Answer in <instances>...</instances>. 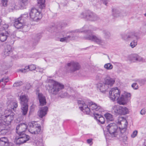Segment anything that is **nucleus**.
Returning a JSON list of instances; mask_svg holds the SVG:
<instances>
[{
  "mask_svg": "<svg viewBox=\"0 0 146 146\" xmlns=\"http://www.w3.org/2000/svg\"><path fill=\"white\" fill-rule=\"evenodd\" d=\"M96 29L94 27H88L87 26H84L81 29H76L75 32H84L87 34V35L84 38L86 39L90 40L96 43L103 45L104 44V41L101 39L100 37L96 36L95 35L91 34L95 31Z\"/></svg>",
  "mask_w": 146,
  "mask_h": 146,
  "instance_id": "1",
  "label": "nucleus"
},
{
  "mask_svg": "<svg viewBox=\"0 0 146 146\" xmlns=\"http://www.w3.org/2000/svg\"><path fill=\"white\" fill-rule=\"evenodd\" d=\"M78 103L79 108L82 111L86 114H89L91 112H95L96 111H100L101 107L99 105L95 103L91 102L88 103L83 100H78Z\"/></svg>",
  "mask_w": 146,
  "mask_h": 146,
  "instance_id": "2",
  "label": "nucleus"
},
{
  "mask_svg": "<svg viewBox=\"0 0 146 146\" xmlns=\"http://www.w3.org/2000/svg\"><path fill=\"white\" fill-rule=\"evenodd\" d=\"M64 85L62 83L52 79L48 80L47 90L51 95H56L64 89Z\"/></svg>",
  "mask_w": 146,
  "mask_h": 146,
  "instance_id": "3",
  "label": "nucleus"
},
{
  "mask_svg": "<svg viewBox=\"0 0 146 146\" xmlns=\"http://www.w3.org/2000/svg\"><path fill=\"white\" fill-rule=\"evenodd\" d=\"M14 113L10 110H5L2 113H0V117L9 125L14 119Z\"/></svg>",
  "mask_w": 146,
  "mask_h": 146,
  "instance_id": "4",
  "label": "nucleus"
},
{
  "mask_svg": "<svg viewBox=\"0 0 146 146\" xmlns=\"http://www.w3.org/2000/svg\"><path fill=\"white\" fill-rule=\"evenodd\" d=\"M29 98L25 94H21L20 96V100L21 104V112L22 115H26L27 113L28 108V102Z\"/></svg>",
  "mask_w": 146,
  "mask_h": 146,
  "instance_id": "5",
  "label": "nucleus"
},
{
  "mask_svg": "<svg viewBox=\"0 0 146 146\" xmlns=\"http://www.w3.org/2000/svg\"><path fill=\"white\" fill-rule=\"evenodd\" d=\"M28 130L30 133L37 134L40 133L41 130V127L40 125L38 124L37 122L33 121L29 123Z\"/></svg>",
  "mask_w": 146,
  "mask_h": 146,
  "instance_id": "6",
  "label": "nucleus"
},
{
  "mask_svg": "<svg viewBox=\"0 0 146 146\" xmlns=\"http://www.w3.org/2000/svg\"><path fill=\"white\" fill-rule=\"evenodd\" d=\"M80 68V66L78 62L71 61L67 64L66 67V71L67 72L72 73L79 70Z\"/></svg>",
  "mask_w": 146,
  "mask_h": 146,
  "instance_id": "7",
  "label": "nucleus"
},
{
  "mask_svg": "<svg viewBox=\"0 0 146 146\" xmlns=\"http://www.w3.org/2000/svg\"><path fill=\"white\" fill-rule=\"evenodd\" d=\"M81 17L84 18L91 21H96L100 19L97 15L89 11L82 12L81 14Z\"/></svg>",
  "mask_w": 146,
  "mask_h": 146,
  "instance_id": "8",
  "label": "nucleus"
},
{
  "mask_svg": "<svg viewBox=\"0 0 146 146\" xmlns=\"http://www.w3.org/2000/svg\"><path fill=\"white\" fill-rule=\"evenodd\" d=\"M112 111L116 115H125L128 112V109L124 106L114 105L112 108Z\"/></svg>",
  "mask_w": 146,
  "mask_h": 146,
  "instance_id": "9",
  "label": "nucleus"
},
{
  "mask_svg": "<svg viewBox=\"0 0 146 146\" xmlns=\"http://www.w3.org/2000/svg\"><path fill=\"white\" fill-rule=\"evenodd\" d=\"M107 129L112 137H115L117 135L119 131L117 126L114 123L109 124L107 126Z\"/></svg>",
  "mask_w": 146,
  "mask_h": 146,
  "instance_id": "10",
  "label": "nucleus"
},
{
  "mask_svg": "<svg viewBox=\"0 0 146 146\" xmlns=\"http://www.w3.org/2000/svg\"><path fill=\"white\" fill-rule=\"evenodd\" d=\"M14 139V142L17 144L20 145L26 142L29 139V136L26 134H17Z\"/></svg>",
  "mask_w": 146,
  "mask_h": 146,
  "instance_id": "11",
  "label": "nucleus"
},
{
  "mask_svg": "<svg viewBox=\"0 0 146 146\" xmlns=\"http://www.w3.org/2000/svg\"><path fill=\"white\" fill-rule=\"evenodd\" d=\"M29 15L30 18L35 21H37L42 17L40 12L34 8L31 9L29 13Z\"/></svg>",
  "mask_w": 146,
  "mask_h": 146,
  "instance_id": "12",
  "label": "nucleus"
},
{
  "mask_svg": "<svg viewBox=\"0 0 146 146\" xmlns=\"http://www.w3.org/2000/svg\"><path fill=\"white\" fill-rule=\"evenodd\" d=\"M27 17V14H23L21 15L20 17L15 20L14 25V26L17 29H21L25 23L24 20L26 19Z\"/></svg>",
  "mask_w": 146,
  "mask_h": 146,
  "instance_id": "13",
  "label": "nucleus"
},
{
  "mask_svg": "<svg viewBox=\"0 0 146 146\" xmlns=\"http://www.w3.org/2000/svg\"><path fill=\"white\" fill-rule=\"evenodd\" d=\"M120 91L117 88H112L109 92V97L114 101L115 99L118 98L120 96Z\"/></svg>",
  "mask_w": 146,
  "mask_h": 146,
  "instance_id": "14",
  "label": "nucleus"
},
{
  "mask_svg": "<svg viewBox=\"0 0 146 146\" xmlns=\"http://www.w3.org/2000/svg\"><path fill=\"white\" fill-rule=\"evenodd\" d=\"M9 126L0 117V135H5L10 129Z\"/></svg>",
  "mask_w": 146,
  "mask_h": 146,
  "instance_id": "15",
  "label": "nucleus"
},
{
  "mask_svg": "<svg viewBox=\"0 0 146 146\" xmlns=\"http://www.w3.org/2000/svg\"><path fill=\"white\" fill-rule=\"evenodd\" d=\"M122 39L126 41L131 40L137 37L136 33L134 32H130L127 33H122L121 35Z\"/></svg>",
  "mask_w": 146,
  "mask_h": 146,
  "instance_id": "16",
  "label": "nucleus"
},
{
  "mask_svg": "<svg viewBox=\"0 0 146 146\" xmlns=\"http://www.w3.org/2000/svg\"><path fill=\"white\" fill-rule=\"evenodd\" d=\"M127 59L131 62H144L145 60L137 54H134L129 55Z\"/></svg>",
  "mask_w": 146,
  "mask_h": 146,
  "instance_id": "17",
  "label": "nucleus"
},
{
  "mask_svg": "<svg viewBox=\"0 0 146 146\" xmlns=\"http://www.w3.org/2000/svg\"><path fill=\"white\" fill-rule=\"evenodd\" d=\"M28 126L25 123H20L19 124L16 128V132L17 134H25L24 132L27 129H28Z\"/></svg>",
  "mask_w": 146,
  "mask_h": 146,
  "instance_id": "18",
  "label": "nucleus"
},
{
  "mask_svg": "<svg viewBox=\"0 0 146 146\" xmlns=\"http://www.w3.org/2000/svg\"><path fill=\"white\" fill-rule=\"evenodd\" d=\"M120 119H121L119 120L120 121H119L118 123L121 125V127L120 128L121 132L123 133L126 131L128 123L126 119L123 118H121Z\"/></svg>",
  "mask_w": 146,
  "mask_h": 146,
  "instance_id": "19",
  "label": "nucleus"
},
{
  "mask_svg": "<svg viewBox=\"0 0 146 146\" xmlns=\"http://www.w3.org/2000/svg\"><path fill=\"white\" fill-rule=\"evenodd\" d=\"M2 31V28H1L0 29V40L1 42H4L9 36L10 33L4 30Z\"/></svg>",
  "mask_w": 146,
  "mask_h": 146,
  "instance_id": "20",
  "label": "nucleus"
},
{
  "mask_svg": "<svg viewBox=\"0 0 146 146\" xmlns=\"http://www.w3.org/2000/svg\"><path fill=\"white\" fill-rule=\"evenodd\" d=\"M115 82V79L111 78L109 76H107L104 80V82L109 88L112 86Z\"/></svg>",
  "mask_w": 146,
  "mask_h": 146,
  "instance_id": "21",
  "label": "nucleus"
},
{
  "mask_svg": "<svg viewBox=\"0 0 146 146\" xmlns=\"http://www.w3.org/2000/svg\"><path fill=\"white\" fill-rule=\"evenodd\" d=\"M97 87L98 89L102 93H104L109 88L105 83H99L97 84Z\"/></svg>",
  "mask_w": 146,
  "mask_h": 146,
  "instance_id": "22",
  "label": "nucleus"
},
{
  "mask_svg": "<svg viewBox=\"0 0 146 146\" xmlns=\"http://www.w3.org/2000/svg\"><path fill=\"white\" fill-rule=\"evenodd\" d=\"M12 144L10 143L7 137H4L0 138V146H12Z\"/></svg>",
  "mask_w": 146,
  "mask_h": 146,
  "instance_id": "23",
  "label": "nucleus"
},
{
  "mask_svg": "<svg viewBox=\"0 0 146 146\" xmlns=\"http://www.w3.org/2000/svg\"><path fill=\"white\" fill-rule=\"evenodd\" d=\"M37 94L38 96V98L39 100L40 105L43 106L46 105V102L45 96L41 93H37Z\"/></svg>",
  "mask_w": 146,
  "mask_h": 146,
  "instance_id": "24",
  "label": "nucleus"
},
{
  "mask_svg": "<svg viewBox=\"0 0 146 146\" xmlns=\"http://www.w3.org/2000/svg\"><path fill=\"white\" fill-rule=\"evenodd\" d=\"M48 111V108L47 106L40 108L38 112L39 116L41 118H42L46 114Z\"/></svg>",
  "mask_w": 146,
  "mask_h": 146,
  "instance_id": "25",
  "label": "nucleus"
},
{
  "mask_svg": "<svg viewBox=\"0 0 146 146\" xmlns=\"http://www.w3.org/2000/svg\"><path fill=\"white\" fill-rule=\"evenodd\" d=\"M36 67L35 65L32 64L26 66L24 69H21L19 70L22 72L25 73L29 70L33 71L36 69Z\"/></svg>",
  "mask_w": 146,
  "mask_h": 146,
  "instance_id": "26",
  "label": "nucleus"
},
{
  "mask_svg": "<svg viewBox=\"0 0 146 146\" xmlns=\"http://www.w3.org/2000/svg\"><path fill=\"white\" fill-rule=\"evenodd\" d=\"M95 118L97 121L98 123L101 124L104 123L105 119L103 117L97 113H94Z\"/></svg>",
  "mask_w": 146,
  "mask_h": 146,
  "instance_id": "27",
  "label": "nucleus"
},
{
  "mask_svg": "<svg viewBox=\"0 0 146 146\" xmlns=\"http://www.w3.org/2000/svg\"><path fill=\"white\" fill-rule=\"evenodd\" d=\"M7 104L8 107L11 108L9 109V110H11V109H13V110L15 111L16 108L18 106L17 103V102H13L8 100L7 102Z\"/></svg>",
  "mask_w": 146,
  "mask_h": 146,
  "instance_id": "28",
  "label": "nucleus"
},
{
  "mask_svg": "<svg viewBox=\"0 0 146 146\" xmlns=\"http://www.w3.org/2000/svg\"><path fill=\"white\" fill-rule=\"evenodd\" d=\"M117 99V103L120 105H125L127 102V99L123 95H121L120 96H119Z\"/></svg>",
  "mask_w": 146,
  "mask_h": 146,
  "instance_id": "29",
  "label": "nucleus"
},
{
  "mask_svg": "<svg viewBox=\"0 0 146 146\" xmlns=\"http://www.w3.org/2000/svg\"><path fill=\"white\" fill-rule=\"evenodd\" d=\"M12 53V50L11 46L10 45H7L5 48L4 51V54L5 56H9Z\"/></svg>",
  "mask_w": 146,
  "mask_h": 146,
  "instance_id": "30",
  "label": "nucleus"
},
{
  "mask_svg": "<svg viewBox=\"0 0 146 146\" xmlns=\"http://www.w3.org/2000/svg\"><path fill=\"white\" fill-rule=\"evenodd\" d=\"M19 4L21 9H23L27 5L28 0H19Z\"/></svg>",
  "mask_w": 146,
  "mask_h": 146,
  "instance_id": "31",
  "label": "nucleus"
},
{
  "mask_svg": "<svg viewBox=\"0 0 146 146\" xmlns=\"http://www.w3.org/2000/svg\"><path fill=\"white\" fill-rule=\"evenodd\" d=\"M18 9V7L15 3H12L9 4L8 9L10 12L13 11L15 9Z\"/></svg>",
  "mask_w": 146,
  "mask_h": 146,
  "instance_id": "32",
  "label": "nucleus"
},
{
  "mask_svg": "<svg viewBox=\"0 0 146 146\" xmlns=\"http://www.w3.org/2000/svg\"><path fill=\"white\" fill-rule=\"evenodd\" d=\"M8 81L9 79L7 78H2L0 80V86L2 88H4Z\"/></svg>",
  "mask_w": 146,
  "mask_h": 146,
  "instance_id": "33",
  "label": "nucleus"
},
{
  "mask_svg": "<svg viewBox=\"0 0 146 146\" xmlns=\"http://www.w3.org/2000/svg\"><path fill=\"white\" fill-rule=\"evenodd\" d=\"M38 5L39 7L43 9L45 7V0H38Z\"/></svg>",
  "mask_w": 146,
  "mask_h": 146,
  "instance_id": "34",
  "label": "nucleus"
},
{
  "mask_svg": "<svg viewBox=\"0 0 146 146\" xmlns=\"http://www.w3.org/2000/svg\"><path fill=\"white\" fill-rule=\"evenodd\" d=\"M104 116L108 121H112L113 120L112 115L109 113L105 114Z\"/></svg>",
  "mask_w": 146,
  "mask_h": 146,
  "instance_id": "35",
  "label": "nucleus"
},
{
  "mask_svg": "<svg viewBox=\"0 0 146 146\" xmlns=\"http://www.w3.org/2000/svg\"><path fill=\"white\" fill-rule=\"evenodd\" d=\"M104 68L107 70H111L113 68V66L110 63H107L104 65Z\"/></svg>",
  "mask_w": 146,
  "mask_h": 146,
  "instance_id": "36",
  "label": "nucleus"
},
{
  "mask_svg": "<svg viewBox=\"0 0 146 146\" xmlns=\"http://www.w3.org/2000/svg\"><path fill=\"white\" fill-rule=\"evenodd\" d=\"M72 38L70 36H68L67 37L61 38L60 41L62 42H67L69 41Z\"/></svg>",
  "mask_w": 146,
  "mask_h": 146,
  "instance_id": "37",
  "label": "nucleus"
},
{
  "mask_svg": "<svg viewBox=\"0 0 146 146\" xmlns=\"http://www.w3.org/2000/svg\"><path fill=\"white\" fill-rule=\"evenodd\" d=\"M9 26L8 25L5 24L4 23H2L1 27L0 28V29L1 28H2V31L4 30L6 31V30L7 29L8 27Z\"/></svg>",
  "mask_w": 146,
  "mask_h": 146,
  "instance_id": "38",
  "label": "nucleus"
},
{
  "mask_svg": "<svg viewBox=\"0 0 146 146\" xmlns=\"http://www.w3.org/2000/svg\"><path fill=\"white\" fill-rule=\"evenodd\" d=\"M21 29H22V31L23 32H26L29 31V28L27 25H25V23Z\"/></svg>",
  "mask_w": 146,
  "mask_h": 146,
  "instance_id": "39",
  "label": "nucleus"
},
{
  "mask_svg": "<svg viewBox=\"0 0 146 146\" xmlns=\"http://www.w3.org/2000/svg\"><path fill=\"white\" fill-rule=\"evenodd\" d=\"M115 16L117 17L119 16H122V12L117 10H115V14L114 15Z\"/></svg>",
  "mask_w": 146,
  "mask_h": 146,
  "instance_id": "40",
  "label": "nucleus"
},
{
  "mask_svg": "<svg viewBox=\"0 0 146 146\" xmlns=\"http://www.w3.org/2000/svg\"><path fill=\"white\" fill-rule=\"evenodd\" d=\"M137 45V41L133 40L130 43V46L132 48H133Z\"/></svg>",
  "mask_w": 146,
  "mask_h": 146,
  "instance_id": "41",
  "label": "nucleus"
},
{
  "mask_svg": "<svg viewBox=\"0 0 146 146\" xmlns=\"http://www.w3.org/2000/svg\"><path fill=\"white\" fill-rule=\"evenodd\" d=\"M103 75L100 73H98L96 76V79L97 80H99L102 79Z\"/></svg>",
  "mask_w": 146,
  "mask_h": 146,
  "instance_id": "42",
  "label": "nucleus"
},
{
  "mask_svg": "<svg viewBox=\"0 0 146 146\" xmlns=\"http://www.w3.org/2000/svg\"><path fill=\"white\" fill-rule=\"evenodd\" d=\"M103 32L106 38H108L110 37V34L109 32L106 31H103Z\"/></svg>",
  "mask_w": 146,
  "mask_h": 146,
  "instance_id": "43",
  "label": "nucleus"
},
{
  "mask_svg": "<svg viewBox=\"0 0 146 146\" xmlns=\"http://www.w3.org/2000/svg\"><path fill=\"white\" fill-rule=\"evenodd\" d=\"M8 0H1V5L4 7H6L7 5Z\"/></svg>",
  "mask_w": 146,
  "mask_h": 146,
  "instance_id": "44",
  "label": "nucleus"
},
{
  "mask_svg": "<svg viewBox=\"0 0 146 146\" xmlns=\"http://www.w3.org/2000/svg\"><path fill=\"white\" fill-rule=\"evenodd\" d=\"M36 144L37 146H43L42 139H39L38 141L36 142Z\"/></svg>",
  "mask_w": 146,
  "mask_h": 146,
  "instance_id": "45",
  "label": "nucleus"
},
{
  "mask_svg": "<svg viewBox=\"0 0 146 146\" xmlns=\"http://www.w3.org/2000/svg\"><path fill=\"white\" fill-rule=\"evenodd\" d=\"M123 95L125 97V98H126V99H127V101L131 96L130 94L127 93H125L124 95Z\"/></svg>",
  "mask_w": 146,
  "mask_h": 146,
  "instance_id": "46",
  "label": "nucleus"
},
{
  "mask_svg": "<svg viewBox=\"0 0 146 146\" xmlns=\"http://www.w3.org/2000/svg\"><path fill=\"white\" fill-rule=\"evenodd\" d=\"M23 83L22 82H16L14 83L13 86L14 87H18L19 86L22 85Z\"/></svg>",
  "mask_w": 146,
  "mask_h": 146,
  "instance_id": "47",
  "label": "nucleus"
},
{
  "mask_svg": "<svg viewBox=\"0 0 146 146\" xmlns=\"http://www.w3.org/2000/svg\"><path fill=\"white\" fill-rule=\"evenodd\" d=\"M131 87L135 90H137L138 88V85L136 83H133L131 85Z\"/></svg>",
  "mask_w": 146,
  "mask_h": 146,
  "instance_id": "48",
  "label": "nucleus"
},
{
  "mask_svg": "<svg viewBox=\"0 0 146 146\" xmlns=\"http://www.w3.org/2000/svg\"><path fill=\"white\" fill-rule=\"evenodd\" d=\"M137 130H135L134 131L132 134L131 135V137L132 138H133L135 137L137 135Z\"/></svg>",
  "mask_w": 146,
  "mask_h": 146,
  "instance_id": "49",
  "label": "nucleus"
},
{
  "mask_svg": "<svg viewBox=\"0 0 146 146\" xmlns=\"http://www.w3.org/2000/svg\"><path fill=\"white\" fill-rule=\"evenodd\" d=\"M36 71L40 73H42L43 72V68H40L39 67H37L36 68Z\"/></svg>",
  "mask_w": 146,
  "mask_h": 146,
  "instance_id": "50",
  "label": "nucleus"
},
{
  "mask_svg": "<svg viewBox=\"0 0 146 146\" xmlns=\"http://www.w3.org/2000/svg\"><path fill=\"white\" fill-rule=\"evenodd\" d=\"M146 112V109L145 108H143L140 111V114L142 115H143L145 114Z\"/></svg>",
  "mask_w": 146,
  "mask_h": 146,
  "instance_id": "51",
  "label": "nucleus"
},
{
  "mask_svg": "<svg viewBox=\"0 0 146 146\" xmlns=\"http://www.w3.org/2000/svg\"><path fill=\"white\" fill-rule=\"evenodd\" d=\"M92 139H89L87 140V141L88 143L90 144L92 142Z\"/></svg>",
  "mask_w": 146,
  "mask_h": 146,
  "instance_id": "52",
  "label": "nucleus"
},
{
  "mask_svg": "<svg viewBox=\"0 0 146 146\" xmlns=\"http://www.w3.org/2000/svg\"><path fill=\"white\" fill-rule=\"evenodd\" d=\"M102 1L103 2V3L105 4L106 5L107 4L108 0H102Z\"/></svg>",
  "mask_w": 146,
  "mask_h": 146,
  "instance_id": "53",
  "label": "nucleus"
},
{
  "mask_svg": "<svg viewBox=\"0 0 146 146\" xmlns=\"http://www.w3.org/2000/svg\"><path fill=\"white\" fill-rule=\"evenodd\" d=\"M31 87V85L29 84H28L27 85V86L26 87V88L28 89H29L30 88V87Z\"/></svg>",
  "mask_w": 146,
  "mask_h": 146,
  "instance_id": "54",
  "label": "nucleus"
},
{
  "mask_svg": "<svg viewBox=\"0 0 146 146\" xmlns=\"http://www.w3.org/2000/svg\"><path fill=\"white\" fill-rule=\"evenodd\" d=\"M143 80H140V79H137L136 80V81L139 83H140V81L142 82Z\"/></svg>",
  "mask_w": 146,
  "mask_h": 146,
  "instance_id": "55",
  "label": "nucleus"
},
{
  "mask_svg": "<svg viewBox=\"0 0 146 146\" xmlns=\"http://www.w3.org/2000/svg\"><path fill=\"white\" fill-rule=\"evenodd\" d=\"M106 132H104V135H105V136L106 137V138H107V139H109V138L108 137V135H107L106 133Z\"/></svg>",
  "mask_w": 146,
  "mask_h": 146,
  "instance_id": "56",
  "label": "nucleus"
},
{
  "mask_svg": "<svg viewBox=\"0 0 146 146\" xmlns=\"http://www.w3.org/2000/svg\"><path fill=\"white\" fill-rule=\"evenodd\" d=\"M143 145V146H146V140L145 141Z\"/></svg>",
  "mask_w": 146,
  "mask_h": 146,
  "instance_id": "57",
  "label": "nucleus"
},
{
  "mask_svg": "<svg viewBox=\"0 0 146 146\" xmlns=\"http://www.w3.org/2000/svg\"><path fill=\"white\" fill-rule=\"evenodd\" d=\"M2 21H1V19L0 18V25H1V22Z\"/></svg>",
  "mask_w": 146,
  "mask_h": 146,
  "instance_id": "58",
  "label": "nucleus"
},
{
  "mask_svg": "<svg viewBox=\"0 0 146 146\" xmlns=\"http://www.w3.org/2000/svg\"><path fill=\"white\" fill-rule=\"evenodd\" d=\"M144 16L145 17H146V13H145L144 14Z\"/></svg>",
  "mask_w": 146,
  "mask_h": 146,
  "instance_id": "59",
  "label": "nucleus"
},
{
  "mask_svg": "<svg viewBox=\"0 0 146 146\" xmlns=\"http://www.w3.org/2000/svg\"><path fill=\"white\" fill-rule=\"evenodd\" d=\"M65 94H66L67 93H65Z\"/></svg>",
  "mask_w": 146,
  "mask_h": 146,
  "instance_id": "60",
  "label": "nucleus"
}]
</instances>
